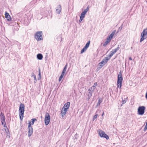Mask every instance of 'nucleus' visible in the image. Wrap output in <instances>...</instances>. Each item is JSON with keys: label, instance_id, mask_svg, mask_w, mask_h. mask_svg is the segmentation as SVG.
<instances>
[{"label": "nucleus", "instance_id": "nucleus-1", "mask_svg": "<svg viewBox=\"0 0 147 147\" xmlns=\"http://www.w3.org/2000/svg\"><path fill=\"white\" fill-rule=\"evenodd\" d=\"M25 106L24 104H21L20 105L19 107V113L20 119L21 120H22L24 117V110Z\"/></svg>", "mask_w": 147, "mask_h": 147}, {"label": "nucleus", "instance_id": "nucleus-2", "mask_svg": "<svg viewBox=\"0 0 147 147\" xmlns=\"http://www.w3.org/2000/svg\"><path fill=\"white\" fill-rule=\"evenodd\" d=\"M89 10V7L88 6L87 8L85 9L84 11H83L81 14L80 16V19L79 22H81L83 20V18L85 17V15Z\"/></svg>", "mask_w": 147, "mask_h": 147}, {"label": "nucleus", "instance_id": "nucleus-3", "mask_svg": "<svg viewBox=\"0 0 147 147\" xmlns=\"http://www.w3.org/2000/svg\"><path fill=\"white\" fill-rule=\"evenodd\" d=\"M42 31L38 32L35 35V38L38 40L40 41L42 39Z\"/></svg>", "mask_w": 147, "mask_h": 147}, {"label": "nucleus", "instance_id": "nucleus-4", "mask_svg": "<svg viewBox=\"0 0 147 147\" xmlns=\"http://www.w3.org/2000/svg\"><path fill=\"white\" fill-rule=\"evenodd\" d=\"M147 37V31L146 29L144 30L143 32L141 33V39L140 42H141Z\"/></svg>", "mask_w": 147, "mask_h": 147}, {"label": "nucleus", "instance_id": "nucleus-5", "mask_svg": "<svg viewBox=\"0 0 147 147\" xmlns=\"http://www.w3.org/2000/svg\"><path fill=\"white\" fill-rule=\"evenodd\" d=\"M109 60V58L108 57H106L104 59L98 64L99 66H100V68L103 66Z\"/></svg>", "mask_w": 147, "mask_h": 147}, {"label": "nucleus", "instance_id": "nucleus-6", "mask_svg": "<svg viewBox=\"0 0 147 147\" xmlns=\"http://www.w3.org/2000/svg\"><path fill=\"white\" fill-rule=\"evenodd\" d=\"M145 107L144 106H140L138 109V114L140 115H143L144 113Z\"/></svg>", "mask_w": 147, "mask_h": 147}, {"label": "nucleus", "instance_id": "nucleus-7", "mask_svg": "<svg viewBox=\"0 0 147 147\" xmlns=\"http://www.w3.org/2000/svg\"><path fill=\"white\" fill-rule=\"evenodd\" d=\"M50 120V116L48 113H46L45 115V119L46 125H47L49 124Z\"/></svg>", "mask_w": 147, "mask_h": 147}, {"label": "nucleus", "instance_id": "nucleus-8", "mask_svg": "<svg viewBox=\"0 0 147 147\" xmlns=\"http://www.w3.org/2000/svg\"><path fill=\"white\" fill-rule=\"evenodd\" d=\"M99 134L101 137H103L105 138L107 140L109 139L108 136L106 134L105 132L102 130H100L98 131Z\"/></svg>", "mask_w": 147, "mask_h": 147}, {"label": "nucleus", "instance_id": "nucleus-9", "mask_svg": "<svg viewBox=\"0 0 147 147\" xmlns=\"http://www.w3.org/2000/svg\"><path fill=\"white\" fill-rule=\"evenodd\" d=\"M116 32V30H114L112 32L111 34L109 36H108L107 38L106 41L109 43L111 40L113 36L115 33Z\"/></svg>", "mask_w": 147, "mask_h": 147}, {"label": "nucleus", "instance_id": "nucleus-10", "mask_svg": "<svg viewBox=\"0 0 147 147\" xmlns=\"http://www.w3.org/2000/svg\"><path fill=\"white\" fill-rule=\"evenodd\" d=\"M28 136L30 137L32 135L33 133V129L32 126L30 125H28Z\"/></svg>", "mask_w": 147, "mask_h": 147}, {"label": "nucleus", "instance_id": "nucleus-11", "mask_svg": "<svg viewBox=\"0 0 147 147\" xmlns=\"http://www.w3.org/2000/svg\"><path fill=\"white\" fill-rule=\"evenodd\" d=\"M122 80L123 78L122 77V73L120 71L118 75V80L117 82H122Z\"/></svg>", "mask_w": 147, "mask_h": 147}, {"label": "nucleus", "instance_id": "nucleus-12", "mask_svg": "<svg viewBox=\"0 0 147 147\" xmlns=\"http://www.w3.org/2000/svg\"><path fill=\"white\" fill-rule=\"evenodd\" d=\"M63 111L62 110L61 111V113L62 115V117L63 118L65 114L66 113V112L67 110V108H63Z\"/></svg>", "mask_w": 147, "mask_h": 147}, {"label": "nucleus", "instance_id": "nucleus-13", "mask_svg": "<svg viewBox=\"0 0 147 147\" xmlns=\"http://www.w3.org/2000/svg\"><path fill=\"white\" fill-rule=\"evenodd\" d=\"M5 17L6 18L7 20L9 21H10L11 20V18L9 13L7 12H5Z\"/></svg>", "mask_w": 147, "mask_h": 147}, {"label": "nucleus", "instance_id": "nucleus-14", "mask_svg": "<svg viewBox=\"0 0 147 147\" xmlns=\"http://www.w3.org/2000/svg\"><path fill=\"white\" fill-rule=\"evenodd\" d=\"M0 117L1 118V121H5V117L4 114L2 112H1V113L0 115Z\"/></svg>", "mask_w": 147, "mask_h": 147}, {"label": "nucleus", "instance_id": "nucleus-15", "mask_svg": "<svg viewBox=\"0 0 147 147\" xmlns=\"http://www.w3.org/2000/svg\"><path fill=\"white\" fill-rule=\"evenodd\" d=\"M70 103L69 102H68L67 103L65 104L63 107V108H66L68 109L69 107Z\"/></svg>", "mask_w": 147, "mask_h": 147}, {"label": "nucleus", "instance_id": "nucleus-16", "mask_svg": "<svg viewBox=\"0 0 147 147\" xmlns=\"http://www.w3.org/2000/svg\"><path fill=\"white\" fill-rule=\"evenodd\" d=\"M32 122H29L28 123V125H30V126H31V125H32L34 124V122L36 119H32Z\"/></svg>", "mask_w": 147, "mask_h": 147}, {"label": "nucleus", "instance_id": "nucleus-17", "mask_svg": "<svg viewBox=\"0 0 147 147\" xmlns=\"http://www.w3.org/2000/svg\"><path fill=\"white\" fill-rule=\"evenodd\" d=\"M65 73L62 72L61 75L60 76V77L59 78V82H60L61 80L63 78V76H65Z\"/></svg>", "mask_w": 147, "mask_h": 147}, {"label": "nucleus", "instance_id": "nucleus-18", "mask_svg": "<svg viewBox=\"0 0 147 147\" xmlns=\"http://www.w3.org/2000/svg\"><path fill=\"white\" fill-rule=\"evenodd\" d=\"M93 92H92L91 91H89L87 95L88 98H87L88 100H89L91 97L92 95V94Z\"/></svg>", "mask_w": 147, "mask_h": 147}, {"label": "nucleus", "instance_id": "nucleus-19", "mask_svg": "<svg viewBox=\"0 0 147 147\" xmlns=\"http://www.w3.org/2000/svg\"><path fill=\"white\" fill-rule=\"evenodd\" d=\"M43 58L42 55L41 54H38L37 55V58L39 60H41Z\"/></svg>", "mask_w": 147, "mask_h": 147}, {"label": "nucleus", "instance_id": "nucleus-20", "mask_svg": "<svg viewBox=\"0 0 147 147\" xmlns=\"http://www.w3.org/2000/svg\"><path fill=\"white\" fill-rule=\"evenodd\" d=\"M31 77H33L34 79V82L35 83L36 81V75L34 73H32L31 74Z\"/></svg>", "mask_w": 147, "mask_h": 147}, {"label": "nucleus", "instance_id": "nucleus-21", "mask_svg": "<svg viewBox=\"0 0 147 147\" xmlns=\"http://www.w3.org/2000/svg\"><path fill=\"white\" fill-rule=\"evenodd\" d=\"M122 82H117V88H121L122 86Z\"/></svg>", "mask_w": 147, "mask_h": 147}, {"label": "nucleus", "instance_id": "nucleus-22", "mask_svg": "<svg viewBox=\"0 0 147 147\" xmlns=\"http://www.w3.org/2000/svg\"><path fill=\"white\" fill-rule=\"evenodd\" d=\"M90 43V41L89 40L86 44V45H85V46H84V47L85 48H86L87 49L89 46Z\"/></svg>", "mask_w": 147, "mask_h": 147}, {"label": "nucleus", "instance_id": "nucleus-23", "mask_svg": "<svg viewBox=\"0 0 147 147\" xmlns=\"http://www.w3.org/2000/svg\"><path fill=\"white\" fill-rule=\"evenodd\" d=\"M119 49V46L118 45V47H117V48L114 50H113L112 51L114 53H116L117 51Z\"/></svg>", "mask_w": 147, "mask_h": 147}, {"label": "nucleus", "instance_id": "nucleus-24", "mask_svg": "<svg viewBox=\"0 0 147 147\" xmlns=\"http://www.w3.org/2000/svg\"><path fill=\"white\" fill-rule=\"evenodd\" d=\"M59 9H56V11L58 14L60 13L61 9V5H59Z\"/></svg>", "mask_w": 147, "mask_h": 147}, {"label": "nucleus", "instance_id": "nucleus-25", "mask_svg": "<svg viewBox=\"0 0 147 147\" xmlns=\"http://www.w3.org/2000/svg\"><path fill=\"white\" fill-rule=\"evenodd\" d=\"M67 64H66L64 67V69L63 70V71H62V72H64V73H65V72H66V69H67Z\"/></svg>", "mask_w": 147, "mask_h": 147}, {"label": "nucleus", "instance_id": "nucleus-26", "mask_svg": "<svg viewBox=\"0 0 147 147\" xmlns=\"http://www.w3.org/2000/svg\"><path fill=\"white\" fill-rule=\"evenodd\" d=\"M115 53L112 51L110 52V55L109 56V59L111 58V57Z\"/></svg>", "mask_w": 147, "mask_h": 147}, {"label": "nucleus", "instance_id": "nucleus-27", "mask_svg": "<svg viewBox=\"0 0 147 147\" xmlns=\"http://www.w3.org/2000/svg\"><path fill=\"white\" fill-rule=\"evenodd\" d=\"M102 100L100 99L99 98L98 100V102L97 105V106H98L100 105V104L102 102Z\"/></svg>", "mask_w": 147, "mask_h": 147}, {"label": "nucleus", "instance_id": "nucleus-28", "mask_svg": "<svg viewBox=\"0 0 147 147\" xmlns=\"http://www.w3.org/2000/svg\"><path fill=\"white\" fill-rule=\"evenodd\" d=\"M95 88L94 87H93L92 86L91 87V88L90 89H89L88 90V91H91L92 92H94V89Z\"/></svg>", "mask_w": 147, "mask_h": 147}, {"label": "nucleus", "instance_id": "nucleus-29", "mask_svg": "<svg viewBox=\"0 0 147 147\" xmlns=\"http://www.w3.org/2000/svg\"><path fill=\"white\" fill-rule=\"evenodd\" d=\"M1 123H2V125H3L4 127H7L5 121H1Z\"/></svg>", "mask_w": 147, "mask_h": 147}, {"label": "nucleus", "instance_id": "nucleus-30", "mask_svg": "<svg viewBox=\"0 0 147 147\" xmlns=\"http://www.w3.org/2000/svg\"><path fill=\"white\" fill-rule=\"evenodd\" d=\"M86 49L84 47L83 48L81 51V53H84L86 50Z\"/></svg>", "mask_w": 147, "mask_h": 147}, {"label": "nucleus", "instance_id": "nucleus-31", "mask_svg": "<svg viewBox=\"0 0 147 147\" xmlns=\"http://www.w3.org/2000/svg\"><path fill=\"white\" fill-rule=\"evenodd\" d=\"M109 42L107 41H106L104 43L103 45V46H106Z\"/></svg>", "mask_w": 147, "mask_h": 147}, {"label": "nucleus", "instance_id": "nucleus-32", "mask_svg": "<svg viewBox=\"0 0 147 147\" xmlns=\"http://www.w3.org/2000/svg\"><path fill=\"white\" fill-rule=\"evenodd\" d=\"M98 116V114H96L95 115H94L93 116V120H94L95 119H96Z\"/></svg>", "mask_w": 147, "mask_h": 147}, {"label": "nucleus", "instance_id": "nucleus-33", "mask_svg": "<svg viewBox=\"0 0 147 147\" xmlns=\"http://www.w3.org/2000/svg\"><path fill=\"white\" fill-rule=\"evenodd\" d=\"M147 129V122L146 123V125L144 129V131H146Z\"/></svg>", "mask_w": 147, "mask_h": 147}, {"label": "nucleus", "instance_id": "nucleus-34", "mask_svg": "<svg viewBox=\"0 0 147 147\" xmlns=\"http://www.w3.org/2000/svg\"><path fill=\"white\" fill-rule=\"evenodd\" d=\"M97 82H95L94 83V85L92 86L94 87L95 88H96V86H97Z\"/></svg>", "mask_w": 147, "mask_h": 147}, {"label": "nucleus", "instance_id": "nucleus-35", "mask_svg": "<svg viewBox=\"0 0 147 147\" xmlns=\"http://www.w3.org/2000/svg\"><path fill=\"white\" fill-rule=\"evenodd\" d=\"M122 100L123 104L125 103L126 102V100Z\"/></svg>", "mask_w": 147, "mask_h": 147}, {"label": "nucleus", "instance_id": "nucleus-36", "mask_svg": "<svg viewBox=\"0 0 147 147\" xmlns=\"http://www.w3.org/2000/svg\"><path fill=\"white\" fill-rule=\"evenodd\" d=\"M39 75L40 77V69H39Z\"/></svg>", "mask_w": 147, "mask_h": 147}, {"label": "nucleus", "instance_id": "nucleus-37", "mask_svg": "<svg viewBox=\"0 0 147 147\" xmlns=\"http://www.w3.org/2000/svg\"><path fill=\"white\" fill-rule=\"evenodd\" d=\"M129 59L130 60H132V59L131 58V57H129Z\"/></svg>", "mask_w": 147, "mask_h": 147}, {"label": "nucleus", "instance_id": "nucleus-38", "mask_svg": "<svg viewBox=\"0 0 147 147\" xmlns=\"http://www.w3.org/2000/svg\"><path fill=\"white\" fill-rule=\"evenodd\" d=\"M122 28V27H119V29H120V30H121Z\"/></svg>", "mask_w": 147, "mask_h": 147}, {"label": "nucleus", "instance_id": "nucleus-39", "mask_svg": "<svg viewBox=\"0 0 147 147\" xmlns=\"http://www.w3.org/2000/svg\"><path fill=\"white\" fill-rule=\"evenodd\" d=\"M104 114V113L103 112V113L102 115V116Z\"/></svg>", "mask_w": 147, "mask_h": 147}, {"label": "nucleus", "instance_id": "nucleus-40", "mask_svg": "<svg viewBox=\"0 0 147 147\" xmlns=\"http://www.w3.org/2000/svg\"><path fill=\"white\" fill-rule=\"evenodd\" d=\"M96 147H100V146H97Z\"/></svg>", "mask_w": 147, "mask_h": 147}, {"label": "nucleus", "instance_id": "nucleus-41", "mask_svg": "<svg viewBox=\"0 0 147 147\" xmlns=\"http://www.w3.org/2000/svg\"><path fill=\"white\" fill-rule=\"evenodd\" d=\"M7 131H8V132H9L8 129H7Z\"/></svg>", "mask_w": 147, "mask_h": 147}]
</instances>
